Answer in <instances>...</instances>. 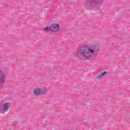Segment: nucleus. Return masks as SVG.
<instances>
[{
	"mask_svg": "<svg viewBox=\"0 0 130 130\" xmlns=\"http://www.w3.org/2000/svg\"><path fill=\"white\" fill-rule=\"evenodd\" d=\"M34 94L36 96H38L40 94H41V90L40 88H37L34 90Z\"/></svg>",
	"mask_w": 130,
	"mask_h": 130,
	"instance_id": "nucleus-6",
	"label": "nucleus"
},
{
	"mask_svg": "<svg viewBox=\"0 0 130 130\" xmlns=\"http://www.w3.org/2000/svg\"><path fill=\"white\" fill-rule=\"evenodd\" d=\"M6 81V76L3 73V71L0 70V90L2 89V86L5 84Z\"/></svg>",
	"mask_w": 130,
	"mask_h": 130,
	"instance_id": "nucleus-4",
	"label": "nucleus"
},
{
	"mask_svg": "<svg viewBox=\"0 0 130 130\" xmlns=\"http://www.w3.org/2000/svg\"><path fill=\"white\" fill-rule=\"evenodd\" d=\"M103 3V0H87V7H96L97 5H100Z\"/></svg>",
	"mask_w": 130,
	"mask_h": 130,
	"instance_id": "nucleus-2",
	"label": "nucleus"
},
{
	"mask_svg": "<svg viewBox=\"0 0 130 130\" xmlns=\"http://www.w3.org/2000/svg\"><path fill=\"white\" fill-rule=\"evenodd\" d=\"M10 106L11 105L10 103H6L4 105H3V110L4 112H7V111L9 110V108H10Z\"/></svg>",
	"mask_w": 130,
	"mask_h": 130,
	"instance_id": "nucleus-5",
	"label": "nucleus"
},
{
	"mask_svg": "<svg viewBox=\"0 0 130 130\" xmlns=\"http://www.w3.org/2000/svg\"><path fill=\"white\" fill-rule=\"evenodd\" d=\"M2 110H3V107L0 106V111H2Z\"/></svg>",
	"mask_w": 130,
	"mask_h": 130,
	"instance_id": "nucleus-10",
	"label": "nucleus"
},
{
	"mask_svg": "<svg viewBox=\"0 0 130 130\" xmlns=\"http://www.w3.org/2000/svg\"><path fill=\"white\" fill-rule=\"evenodd\" d=\"M50 30L52 32H57L59 30V24L53 23L50 25Z\"/></svg>",
	"mask_w": 130,
	"mask_h": 130,
	"instance_id": "nucleus-3",
	"label": "nucleus"
},
{
	"mask_svg": "<svg viewBox=\"0 0 130 130\" xmlns=\"http://www.w3.org/2000/svg\"><path fill=\"white\" fill-rule=\"evenodd\" d=\"M105 75H107V73H106V72H103L98 75V77L102 78V77H103V76H105Z\"/></svg>",
	"mask_w": 130,
	"mask_h": 130,
	"instance_id": "nucleus-8",
	"label": "nucleus"
},
{
	"mask_svg": "<svg viewBox=\"0 0 130 130\" xmlns=\"http://www.w3.org/2000/svg\"><path fill=\"white\" fill-rule=\"evenodd\" d=\"M99 47L97 46H92L90 47L83 46L77 50V56L78 57H85L90 58L94 53L98 54Z\"/></svg>",
	"mask_w": 130,
	"mask_h": 130,
	"instance_id": "nucleus-1",
	"label": "nucleus"
},
{
	"mask_svg": "<svg viewBox=\"0 0 130 130\" xmlns=\"http://www.w3.org/2000/svg\"><path fill=\"white\" fill-rule=\"evenodd\" d=\"M47 92V88L46 87H44L43 89L41 90V94H45Z\"/></svg>",
	"mask_w": 130,
	"mask_h": 130,
	"instance_id": "nucleus-7",
	"label": "nucleus"
},
{
	"mask_svg": "<svg viewBox=\"0 0 130 130\" xmlns=\"http://www.w3.org/2000/svg\"><path fill=\"white\" fill-rule=\"evenodd\" d=\"M49 29H50V26H47L46 28H44V31L45 32H48V30H49Z\"/></svg>",
	"mask_w": 130,
	"mask_h": 130,
	"instance_id": "nucleus-9",
	"label": "nucleus"
}]
</instances>
